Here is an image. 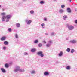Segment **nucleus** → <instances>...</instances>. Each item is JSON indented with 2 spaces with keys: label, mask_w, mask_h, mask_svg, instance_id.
<instances>
[{
  "label": "nucleus",
  "mask_w": 77,
  "mask_h": 77,
  "mask_svg": "<svg viewBox=\"0 0 77 77\" xmlns=\"http://www.w3.org/2000/svg\"><path fill=\"white\" fill-rule=\"evenodd\" d=\"M69 0V1H70V2H71V1L72 0Z\"/></svg>",
  "instance_id": "nucleus-44"
},
{
  "label": "nucleus",
  "mask_w": 77,
  "mask_h": 77,
  "mask_svg": "<svg viewBox=\"0 0 77 77\" xmlns=\"http://www.w3.org/2000/svg\"><path fill=\"white\" fill-rule=\"evenodd\" d=\"M65 7V5H64L63 4L61 5V8H63Z\"/></svg>",
  "instance_id": "nucleus-29"
},
{
  "label": "nucleus",
  "mask_w": 77,
  "mask_h": 77,
  "mask_svg": "<svg viewBox=\"0 0 77 77\" xmlns=\"http://www.w3.org/2000/svg\"><path fill=\"white\" fill-rule=\"evenodd\" d=\"M44 21H47V19L45 17L44 18Z\"/></svg>",
  "instance_id": "nucleus-33"
},
{
  "label": "nucleus",
  "mask_w": 77,
  "mask_h": 77,
  "mask_svg": "<svg viewBox=\"0 0 77 77\" xmlns=\"http://www.w3.org/2000/svg\"><path fill=\"white\" fill-rule=\"evenodd\" d=\"M15 69H14V71L15 72L19 71L20 72H24L25 71L24 69H20V67L18 66H17L15 68Z\"/></svg>",
  "instance_id": "nucleus-1"
},
{
  "label": "nucleus",
  "mask_w": 77,
  "mask_h": 77,
  "mask_svg": "<svg viewBox=\"0 0 77 77\" xmlns=\"http://www.w3.org/2000/svg\"><path fill=\"white\" fill-rule=\"evenodd\" d=\"M6 22H9V20H10V19H8V18H6Z\"/></svg>",
  "instance_id": "nucleus-30"
},
{
  "label": "nucleus",
  "mask_w": 77,
  "mask_h": 77,
  "mask_svg": "<svg viewBox=\"0 0 77 77\" xmlns=\"http://www.w3.org/2000/svg\"><path fill=\"white\" fill-rule=\"evenodd\" d=\"M16 25L17 27H20V24L18 23H16Z\"/></svg>",
  "instance_id": "nucleus-18"
},
{
  "label": "nucleus",
  "mask_w": 77,
  "mask_h": 77,
  "mask_svg": "<svg viewBox=\"0 0 77 77\" xmlns=\"http://www.w3.org/2000/svg\"><path fill=\"white\" fill-rule=\"evenodd\" d=\"M24 54L25 56H27V55H28V53L27 52H24Z\"/></svg>",
  "instance_id": "nucleus-36"
},
{
  "label": "nucleus",
  "mask_w": 77,
  "mask_h": 77,
  "mask_svg": "<svg viewBox=\"0 0 77 77\" xmlns=\"http://www.w3.org/2000/svg\"><path fill=\"white\" fill-rule=\"evenodd\" d=\"M66 51L67 52H70L71 51V49H70L69 48H68L66 49Z\"/></svg>",
  "instance_id": "nucleus-23"
},
{
  "label": "nucleus",
  "mask_w": 77,
  "mask_h": 77,
  "mask_svg": "<svg viewBox=\"0 0 77 77\" xmlns=\"http://www.w3.org/2000/svg\"><path fill=\"white\" fill-rule=\"evenodd\" d=\"M1 15L3 16V15H6V13H1Z\"/></svg>",
  "instance_id": "nucleus-32"
},
{
  "label": "nucleus",
  "mask_w": 77,
  "mask_h": 77,
  "mask_svg": "<svg viewBox=\"0 0 77 77\" xmlns=\"http://www.w3.org/2000/svg\"><path fill=\"white\" fill-rule=\"evenodd\" d=\"M69 42L71 44H76L77 43V40L75 39L71 40L69 41Z\"/></svg>",
  "instance_id": "nucleus-6"
},
{
  "label": "nucleus",
  "mask_w": 77,
  "mask_h": 77,
  "mask_svg": "<svg viewBox=\"0 0 77 77\" xmlns=\"http://www.w3.org/2000/svg\"><path fill=\"white\" fill-rule=\"evenodd\" d=\"M6 39V37L3 36L1 38L0 40L2 41H5Z\"/></svg>",
  "instance_id": "nucleus-9"
},
{
  "label": "nucleus",
  "mask_w": 77,
  "mask_h": 77,
  "mask_svg": "<svg viewBox=\"0 0 77 77\" xmlns=\"http://www.w3.org/2000/svg\"><path fill=\"white\" fill-rule=\"evenodd\" d=\"M54 32H52L51 34V36H54Z\"/></svg>",
  "instance_id": "nucleus-34"
},
{
  "label": "nucleus",
  "mask_w": 77,
  "mask_h": 77,
  "mask_svg": "<svg viewBox=\"0 0 77 77\" xmlns=\"http://www.w3.org/2000/svg\"><path fill=\"white\" fill-rule=\"evenodd\" d=\"M63 20H66V18H68V16H67V15H65L63 16Z\"/></svg>",
  "instance_id": "nucleus-14"
},
{
  "label": "nucleus",
  "mask_w": 77,
  "mask_h": 77,
  "mask_svg": "<svg viewBox=\"0 0 77 77\" xmlns=\"http://www.w3.org/2000/svg\"><path fill=\"white\" fill-rule=\"evenodd\" d=\"M43 43H44V44H46V42H45V41H43Z\"/></svg>",
  "instance_id": "nucleus-38"
},
{
  "label": "nucleus",
  "mask_w": 77,
  "mask_h": 77,
  "mask_svg": "<svg viewBox=\"0 0 77 77\" xmlns=\"http://www.w3.org/2000/svg\"><path fill=\"white\" fill-rule=\"evenodd\" d=\"M67 27L68 30L70 31L74 30V27L72 25L68 26H67Z\"/></svg>",
  "instance_id": "nucleus-4"
},
{
  "label": "nucleus",
  "mask_w": 77,
  "mask_h": 77,
  "mask_svg": "<svg viewBox=\"0 0 77 77\" xmlns=\"http://www.w3.org/2000/svg\"><path fill=\"white\" fill-rule=\"evenodd\" d=\"M40 4H44L45 3V2L43 1H41L40 2Z\"/></svg>",
  "instance_id": "nucleus-19"
},
{
  "label": "nucleus",
  "mask_w": 77,
  "mask_h": 77,
  "mask_svg": "<svg viewBox=\"0 0 77 77\" xmlns=\"http://www.w3.org/2000/svg\"><path fill=\"white\" fill-rule=\"evenodd\" d=\"M6 49V47H3V50H5Z\"/></svg>",
  "instance_id": "nucleus-37"
},
{
  "label": "nucleus",
  "mask_w": 77,
  "mask_h": 77,
  "mask_svg": "<svg viewBox=\"0 0 77 77\" xmlns=\"http://www.w3.org/2000/svg\"><path fill=\"white\" fill-rule=\"evenodd\" d=\"M5 68H8L9 67V65L7 63H6L5 64Z\"/></svg>",
  "instance_id": "nucleus-21"
},
{
  "label": "nucleus",
  "mask_w": 77,
  "mask_h": 77,
  "mask_svg": "<svg viewBox=\"0 0 77 77\" xmlns=\"http://www.w3.org/2000/svg\"><path fill=\"white\" fill-rule=\"evenodd\" d=\"M37 54L40 56L41 57H43L44 56V55L43 54V52L42 51H40L37 52Z\"/></svg>",
  "instance_id": "nucleus-3"
},
{
  "label": "nucleus",
  "mask_w": 77,
  "mask_h": 77,
  "mask_svg": "<svg viewBox=\"0 0 77 77\" xmlns=\"http://www.w3.org/2000/svg\"><path fill=\"white\" fill-rule=\"evenodd\" d=\"M38 40H36L34 42V43L35 44H37V43H38Z\"/></svg>",
  "instance_id": "nucleus-22"
},
{
  "label": "nucleus",
  "mask_w": 77,
  "mask_h": 77,
  "mask_svg": "<svg viewBox=\"0 0 77 77\" xmlns=\"http://www.w3.org/2000/svg\"><path fill=\"white\" fill-rule=\"evenodd\" d=\"M64 12V10L62 9H60L59 10V12L60 13V14H63V13Z\"/></svg>",
  "instance_id": "nucleus-11"
},
{
  "label": "nucleus",
  "mask_w": 77,
  "mask_h": 77,
  "mask_svg": "<svg viewBox=\"0 0 77 77\" xmlns=\"http://www.w3.org/2000/svg\"><path fill=\"white\" fill-rule=\"evenodd\" d=\"M0 7H1V5H0Z\"/></svg>",
  "instance_id": "nucleus-46"
},
{
  "label": "nucleus",
  "mask_w": 77,
  "mask_h": 77,
  "mask_svg": "<svg viewBox=\"0 0 77 77\" xmlns=\"http://www.w3.org/2000/svg\"><path fill=\"white\" fill-rule=\"evenodd\" d=\"M67 12L68 13H71V10L70 9V8H68L67 9Z\"/></svg>",
  "instance_id": "nucleus-13"
},
{
  "label": "nucleus",
  "mask_w": 77,
  "mask_h": 77,
  "mask_svg": "<svg viewBox=\"0 0 77 77\" xmlns=\"http://www.w3.org/2000/svg\"><path fill=\"white\" fill-rule=\"evenodd\" d=\"M15 37L16 38V39L18 38V35L17 34H15Z\"/></svg>",
  "instance_id": "nucleus-20"
},
{
  "label": "nucleus",
  "mask_w": 77,
  "mask_h": 77,
  "mask_svg": "<svg viewBox=\"0 0 77 77\" xmlns=\"http://www.w3.org/2000/svg\"><path fill=\"white\" fill-rule=\"evenodd\" d=\"M52 43V41H48V44H50L51 45V44Z\"/></svg>",
  "instance_id": "nucleus-35"
},
{
  "label": "nucleus",
  "mask_w": 77,
  "mask_h": 77,
  "mask_svg": "<svg viewBox=\"0 0 77 77\" xmlns=\"http://www.w3.org/2000/svg\"><path fill=\"white\" fill-rule=\"evenodd\" d=\"M48 33H46L45 34V35H48Z\"/></svg>",
  "instance_id": "nucleus-41"
},
{
  "label": "nucleus",
  "mask_w": 77,
  "mask_h": 77,
  "mask_svg": "<svg viewBox=\"0 0 77 77\" xmlns=\"http://www.w3.org/2000/svg\"><path fill=\"white\" fill-rule=\"evenodd\" d=\"M8 31L9 32H12V29L11 28H9L8 29Z\"/></svg>",
  "instance_id": "nucleus-27"
},
{
  "label": "nucleus",
  "mask_w": 77,
  "mask_h": 77,
  "mask_svg": "<svg viewBox=\"0 0 77 77\" xmlns=\"http://www.w3.org/2000/svg\"><path fill=\"white\" fill-rule=\"evenodd\" d=\"M30 73L31 74H34L36 73V71L35 70H32L30 72Z\"/></svg>",
  "instance_id": "nucleus-15"
},
{
  "label": "nucleus",
  "mask_w": 77,
  "mask_h": 77,
  "mask_svg": "<svg viewBox=\"0 0 77 77\" xmlns=\"http://www.w3.org/2000/svg\"><path fill=\"white\" fill-rule=\"evenodd\" d=\"M75 23H76V24H77V20H76L75 21Z\"/></svg>",
  "instance_id": "nucleus-39"
},
{
  "label": "nucleus",
  "mask_w": 77,
  "mask_h": 77,
  "mask_svg": "<svg viewBox=\"0 0 77 77\" xmlns=\"http://www.w3.org/2000/svg\"><path fill=\"white\" fill-rule=\"evenodd\" d=\"M38 46L39 47H42V43H40L38 44Z\"/></svg>",
  "instance_id": "nucleus-25"
},
{
  "label": "nucleus",
  "mask_w": 77,
  "mask_h": 77,
  "mask_svg": "<svg viewBox=\"0 0 77 77\" xmlns=\"http://www.w3.org/2000/svg\"><path fill=\"white\" fill-rule=\"evenodd\" d=\"M23 2H26L27 0H23Z\"/></svg>",
  "instance_id": "nucleus-40"
},
{
  "label": "nucleus",
  "mask_w": 77,
  "mask_h": 77,
  "mask_svg": "<svg viewBox=\"0 0 77 77\" xmlns=\"http://www.w3.org/2000/svg\"><path fill=\"white\" fill-rule=\"evenodd\" d=\"M4 44L5 45H8L9 44V42L7 41H5L4 42Z\"/></svg>",
  "instance_id": "nucleus-16"
},
{
  "label": "nucleus",
  "mask_w": 77,
  "mask_h": 77,
  "mask_svg": "<svg viewBox=\"0 0 77 77\" xmlns=\"http://www.w3.org/2000/svg\"><path fill=\"white\" fill-rule=\"evenodd\" d=\"M1 70L2 72L3 73H5V72H6V70L3 68H1Z\"/></svg>",
  "instance_id": "nucleus-10"
},
{
  "label": "nucleus",
  "mask_w": 77,
  "mask_h": 77,
  "mask_svg": "<svg viewBox=\"0 0 77 77\" xmlns=\"http://www.w3.org/2000/svg\"><path fill=\"white\" fill-rule=\"evenodd\" d=\"M54 0V1H56V0Z\"/></svg>",
  "instance_id": "nucleus-45"
},
{
  "label": "nucleus",
  "mask_w": 77,
  "mask_h": 77,
  "mask_svg": "<svg viewBox=\"0 0 77 77\" xmlns=\"http://www.w3.org/2000/svg\"><path fill=\"white\" fill-rule=\"evenodd\" d=\"M46 46L47 47H50V44L48 43L46 45Z\"/></svg>",
  "instance_id": "nucleus-28"
},
{
  "label": "nucleus",
  "mask_w": 77,
  "mask_h": 77,
  "mask_svg": "<svg viewBox=\"0 0 77 77\" xmlns=\"http://www.w3.org/2000/svg\"><path fill=\"white\" fill-rule=\"evenodd\" d=\"M5 11V9L4 8H3L2 9V11Z\"/></svg>",
  "instance_id": "nucleus-42"
},
{
  "label": "nucleus",
  "mask_w": 77,
  "mask_h": 77,
  "mask_svg": "<svg viewBox=\"0 0 77 77\" xmlns=\"http://www.w3.org/2000/svg\"><path fill=\"white\" fill-rule=\"evenodd\" d=\"M45 76H48L50 75V73L48 72H45L44 73Z\"/></svg>",
  "instance_id": "nucleus-7"
},
{
  "label": "nucleus",
  "mask_w": 77,
  "mask_h": 77,
  "mask_svg": "<svg viewBox=\"0 0 77 77\" xmlns=\"http://www.w3.org/2000/svg\"><path fill=\"white\" fill-rule=\"evenodd\" d=\"M36 49L33 48L31 49V52L34 53V52H35V51H36Z\"/></svg>",
  "instance_id": "nucleus-17"
},
{
  "label": "nucleus",
  "mask_w": 77,
  "mask_h": 77,
  "mask_svg": "<svg viewBox=\"0 0 77 77\" xmlns=\"http://www.w3.org/2000/svg\"><path fill=\"white\" fill-rule=\"evenodd\" d=\"M41 25V26L42 27V28L43 29H44V28H45V27H44V26H45V24H44V23L42 24Z\"/></svg>",
  "instance_id": "nucleus-26"
},
{
  "label": "nucleus",
  "mask_w": 77,
  "mask_h": 77,
  "mask_svg": "<svg viewBox=\"0 0 77 77\" xmlns=\"http://www.w3.org/2000/svg\"><path fill=\"white\" fill-rule=\"evenodd\" d=\"M58 56L60 57H61V56H63V52L62 51H61L59 54Z\"/></svg>",
  "instance_id": "nucleus-12"
},
{
  "label": "nucleus",
  "mask_w": 77,
  "mask_h": 77,
  "mask_svg": "<svg viewBox=\"0 0 77 77\" xmlns=\"http://www.w3.org/2000/svg\"><path fill=\"white\" fill-rule=\"evenodd\" d=\"M66 40H68V38H66Z\"/></svg>",
  "instance_id": "nucleus-43"
},
{
  "label": "nucleus",
  "mask_w": 77,
  "mask_h": 77,
  "mask_svg": "<svg viewBox=\"0 0 77 77\" xmlns=\"http://www.w3.org/2000/svg\"><path fill=\"white\" fill-rule=\"evenodd\" d=\"M66 68L67 70H70V69H71V67L69 65L66 66Z\"/></svg>",
  "instance_id": "nucleus-8"
},
{
  "label": "nucleus",
  "mask_w": 77,
  "mask_h": 77,
  "mask_svg": "<svg viewBox=\"0 0 77 77\" xmlns=\"http://www.w3.org/2000/svg\"><path fill=\"white\" fill-rule=\"evenodd\" d=\"M74 51H75L74 50V49H71V53H74Z\"/></svg>",
  "instance_id": "nucleus-31"
},
{
  "label": "nucleus",
  "mask_w": 77,
  "mask_h": 77,
  "mask_svg": "<svg viewBox=\"0 0 77 77\" xmlns=\"http://www.w3.org/2000/svg\"><path fill=\"white\" fill-rule=\"evenodd\" d=\"M11 18V15H7L6 16H3L2 18V21H5V19H6V18L10 19Z\"/></svg>",
  "instance_id": "nucleus-2"
},
{
  "label": "nucleus",
  "mask_w": 77,
  "mask_h": 77,
  "mask_svg": "<svg viewBox=\"0 0 77 77\" xmlns=\"http://www.w3.org/2000/svg\"><path fill=\"white\" fill-rule=\"evenodd\" d=\"M30 13L31 14H34V11L33 10H31L30 11Z\"/></svg>",
  "instance_id": "nucleus-24"
},
{
  "label": "nucleus",
  "mask_w": 77,
  "mask_h": 77,
  "mask_svg": "<svg viewBox=\"0 0 77 77\" xmlns=\"http://www.w3.org/2000/svg\"><path fill=\"white\" fill-rule=\"evenodd\" d=\"M25 22L28 25H30L32 23V20H29V19H26Z\"/></svg>",
  "instance_id": "nucleus-5"
}]
</instances>
